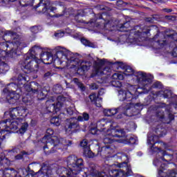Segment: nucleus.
<instances>
[{"label":"nucleus","mask_w":177,"mask_h":177,"mask_svg":"<svg viewBox=\"0 0 177 177\" xmlns=\"http://www.w3.org/2000/svg\"><path fill=\"white\" fill-rule=\"evenodd\" d=\"M55 133L53 129H48L46 131V135L41 139L39 145L43 148L46 154H50V153H55L57 151V149H66L67 147H71L73 145V141L69 140H66L63 138H59L57 136H54L50 138Z\"/></svg>","instance_id":"nucleus-1"},{"label":"nucleus","mask_w":177,"mask_h":177,"mask_svg":"<svg viewBox=\"0 0 177 177\" xmlns=\"http://www.w3.org/2000/svg\"><path fill=\"white\" fill-rule=\"evenodd\" d=\"M41 53H42V48L35 46L24 55L23 67L25 73H37L38 71L41 60L37 56Z\"/></svg>","instance_id":"nucleus-2"},{"label":"nucleus","mask_w":177,"mask_h":177,"mask_svg":"<svg viewBox=\"0 0 177 177\" xmlns=\"http://www.w3.org/2000/svg\"><path fill=\"white\" fill-rule=\"evenodd\" d=\"M66 162L69 169L66 167H59L57 170V174L61 177H68L73 174L78 175L79 172L84 168V160L77 158L75 156H70L67 158Z\"/></svg>","instance_id":"nucleus-3"},{"label":"nucleus","mask_w":177,"mask_h":177,"mask_svg":"<svg viewBox=\"0 0 177 177\" xmlns=\"http://www.w3.org/2000/svg\"><path fill=\"white\" fill-rule=\"evenodd\" d=\"M39 3L35 6V9L39 13H46L50 17H62L63 14L61 15H50L54 10H56L55 7L50 6V0H19V3L21 6H32L35 1H38Z\"/></svg>","instance_id":"nucleus-4"},{"label":"nucleus","mask_w":177,"mask_h":177,"mask_svg":"<svg viewBox=\"0 0 177 177\" xmlns=\"http://www.w3.org/2000/svg\"><path fill=\"white\" fill-rule=\"evenodd\" d=\"M55 56L57 59H54L55 64H56V62H60V64H62V63L65 62L68 66L69 64V66H72V67H75L81 64V60L75 57L73 53L66 49L56 51Z\"/></svg>","instance_id":"nucleus-5"},{"label":"nucleus","mask_w":177,"mask_h":177,"mask_svg":"<svg viewBox=\"0 0 177 177\" xmlns=\"http://www.w3.org/2000/svg\"><path fill=\"white\" fill-rule=\"evenodd\" d=\"M118 63L119 64V67L125 70V73H129V74H134L139 84H141V85L146 86V85L151 82V79H150L149 76L146 75V73L143 72H135L131 66H125L122 62Z\"/></svg>","instance_id":"nucleus-6"},{"label":"nucleus","mask_w":177,"mask_h":177,"mask_svg":"<svg viewBox=\"0 0 177 177\" xmlns=\"http://www.w3.org/2000/svg\"><path fill=\"white\" fill-rule=\"evenodd\" d=\"M135 30H137L134 32V41H140V39H145L147 34H154V32H158V28L156 26H145L143 28H141L140 26H136ZM140 38V39H139Z\"/></svg>","instance_id":"nucleus-7"},{"label":"nucleus","mask_w":177,"mask_h":177,"mask_svg":"<svg viewBox=\"0 0 177 177\" xmlns=\"http://www.w3.org/2000/svg\"><path fill=\"white\" fill-rule=\"evenodd\" d=\"M153 132L155 134L153 133H148L147 143L148 145H151V146L156 147V143H158V139L162 138L165 135H167V129L161 125H158Z\"/></svg>","instance_id":"nucleus-8"},{"label":"nucleus","mask_w":177,"mask_h":177,"mask_svg":"<svg viewBox=\"0 0 177 177\" xmlns=\"http://www.w3.org/2000/svg\"><path fill=\"white\" fill-rule=\"evenodd\" d=\"M42 87L37 82H31L30 84L25 85V90L26 92L31 93H37L38 100H44L46 95L41 91Z\"/></svg>","instance_id":"nucleus-9"},{"label":"nucleus","mask_w":177,"mask_h":177,"mask_svg":"<svg viewBox=\"0 0 177 177\" xmlns=\"http://www.w3.org/2000/svg\"><path fill=\"white\" fill-rule=\"evenodd\" d=\"M113 19H108L106 13L98 14L95 21V27L100 30H104L107 27H111Z\"/></svg>","instance_id":"nucleus-10"},{"label":"nucleus","mask_w":177,"mask_h":177,"mask_svg":"<svg viewBox=\"0 0 177 177\" xmlns=\"http://www.w3.org/2000/svg\"><path fill=\"white\" fill-rule=\"evenodd\" d=\"M81 129L80 126V121L75 117L66 119L65 121V130L68 133H73L74 132H78Z\"/></svg>","instance_id":"nucleus-11"},{"label":"nucleus","mask_w":177,"mask_h":177,"mask_svg":"<svg viewBox=\"0 0 177 177\" xmlns=\"http://www.w3.org/2000/svg\"><path fill=\"white\" fill-rule=\"evenodd\" d=\"M26 108L24 106H17L15 108H10L9 111H6L4 115H10V118L12 120H16L21 118L24 113H26Z\"/></svg>","instance_id":"nucleus-12"},{"label":"nucleus","mask_w":177,"mask_h":177,"mask_svg":"<svg viewBox=\"0 0 177 177\" xmlns=\"http://www.w3.org/2000/svg\"><path fill=\"white\" fill-rule=\"evenodd\" d=\"M153 39L155 40L153 44L154 49H161V48H164L167 45L165 35L161 32L157 33Z\"/></svg>","instance_id":"nucleus-13"},{"label":"nucleus","mask_w":177,"mask_h":177,"mask_svg":"<svg viewBox=\"0 0 177 177\" xmlns=\"http://www.w3.org/2000/svg\"><path fill=\"white\" fill-rule=\"evenodd\" d=\"M106 62L104 59H101L95 62V69L96 74L107 75V73L110 72V68L109 66L105 67Z\"/></svg>","instance_id":"nucleus-14"},{"label":"nucleus","mask_w":177,"mask_h":177,"mask_svg":"<svg viewBox=\"0 0 177 177\" xmlns=\"http://www.w3.org/2000/svg\"><path fill=\"white\" fill-rule=\"evenodd\" d=\"M151 149L153 151H158V154H161L162 156L160 158V160H162V161L171 162L174 159V156L171 154H167V151H161V148L158 147H154V145L151 146Z\"/></svg>","instance_id":"nucleus-15"},{"label":"nucleus","mask_w":177,"mask_h":177,"mask_svg":"<svg viewBox=\"0 0 177 177\" xmlns=\"http://www.w3.org/2000/svg\"><path fill=\"white\" fill-rule=\"evenodd\" d=\"M138 99V96H133V94L131 93L129 91H126V94L124 95V100L127 102H130L129 104H133L134 107H140L142 106V104L140 102L136 103V100Z\"/></svg>","instance_id":"nucleus-16"},{"label":"nucleus","mask_w":177,"mask_h":177,"mask_svg":"<svg viewBox=\"0 0 177 177\" xmlns=\"http://www.w3.org/2000/svg\"><path fill=\"white\" fill-rule=\"evenodd\" d=\"M53 174L52 169L46 164L43 163L40 169L35 174L41 175V177H50Z\"/></svg>","instance_id":"nucleus-17"},{"label":"nucleus","mask_w":177,"mask_h":177,"mask_svg":"<svg viewBox=\"0 0 177 177\" xmlns=\"http://www.w3.org/2000/svg\"><path fill=\"white\" fill-rule=\"evenodd\" d=\"M124 111L125 109H124V106H119L115 109H104L103 113L106 117H111L115 115L118 113H124Z\"/></svg>","instance_id":"nucleus-18"},{"label":"nucleus","mask_w":177,"mask_h":177,"mask_svg":"<svg viewBox=\"0 0 177 177\" xmlns=\"http://www.w3.org/2000/svg\"><path fill=\"white\" fill-rule=\"evenodd\" d=\"M41 56V59L44 63V64H52L55 63V59H53V55L50 52H44L41 54H38Z\"/></svg>","instance_id":"nucleus-19"},{"label":"nucleus","mask_w":177,"mask_h":177,"mask_svg":"<svg viewBox=\"0 0 177 177\" xmlns=\"http://www.w3.org/2000/svg\"><path fill=\"white\" fill-rule=\"evenodd\" d=\"M23 118H18L17 120H14L10 122V119H9V124L8 126L7 132H15L19 129V127H20V123L23 122Z\"/></svg>","instance_id":"nucleus-20"},{"label":"nucleus","mask_w":177,"mask_h":177,"mask_svg":"<svg viewBox=\"0 0 177 177\" xmlns=\"http://www.w3.org/2000/svg\"><path fill=\"white\" fill-rule=\"evenodd\" d=\"M6 99L10 104H15L20 99V95L16 93H7Z\"/></svg>","instance_id":"nucleus-21"},{"label":"nucleus","mask_w":177,"mask_h":177,"mask_svg":"<svg viewBox=\"0 0 177 177\" xmlns=\"http://www.w3.org/2000/svg\"><path fill=\"white\" fill-rule=\"evenodd\" d=\"M46 109L48 113H53V114H57V113L60 111L56 110V109H57V104H55V103H53V102L50 100L46 101Z\"/></svg>","instance_id":"nucleus-22"},{"label":"nucleus","mask_w":177,"mask_h":177,"mask_svg":"<svg viewBox=\"0 0 177 177\" xmlns=\"http://www.w3.org/2000/svg\"><path fill=\"white\" fill-rule=\"evenodd\" d=\"M3 38L4 41H9L17 38V33L12 30H6L3 32Z\"/></svg>","instance_id":"nucleus-23"},{"label":"nucleus","mask_w":177,"mask_h":177,"mask_svg":"<svg viewBox=\"0 0 177 177\" xmlns=\"http://www.w3.org/2000/svg\"><path fill=\"white\" fill-rule=\"evenodd\" d=\"M97 127L100 128L102 131H104V129H107V131H109V127H111V122H107V120L102 119L97 122Z\"/></svg>","instance_id":"nucleus-24"},{"label":"nucleus","mask_w":177,"mask_h":177,"mask_svg":"<svg viewBox=\"0 0 177 177\" xmlns=\"http://www.w3.org/2000/svg\"><path fill=\"white\" fill-rule=\"evenodd\" d=\"M114 157L118 162H129V158L124 153H118Z\"/></svg>","instance_id":"nucleus-25"},{"label":"nucleus","mask_w":177,"mask_h":177,"mask_svg":"<svg viewBox=\"0 0 177 177\" xmlns=\"http://www.w3.org/2000/svg\"><path fill=\"white\" fill-rule=\"evenodd\" d=\"M11 162L10 160L6 158V155L5 153L1 152L0 153V165L1 167H9Z\"/></svg>","instance_id":"nucleus-26"},{"label":"nucleus","mask_w":177,"mask_h":177,"mask_svg":"<svg viewBox=\"0 0 177 177\" xmlns=\"http://www.w3.org/2000/svg\"><path fill=\"white\" fill-rule=\"evenodd\" d=\"M110 177H117V176H124L125 175V172L124 169H112L109 171Z\"/></svg>","instance_id":"nucleus-27"},{"label":"nucleus","mask_w":177,"mask_h":177,"mask_svg":"<svg viewBox=\"0 0 177 177\" xmlns=\"http://www.w3.org/2000/svg\"><path fill=\"white\" fill-rule=\"evenodd\" d=\"M111 136H113V138H124L125 131H124V129H112Z\"/></svg>","instance_id":"nucleus-28"},{"label":"nucleus","mask_w":177,"mask_h":177,"mask_svg":"<svg viewBox=\"0 0 177 177\" xmlns=\"http://www.w3.org/2000/svg\"><path fill=\"white\" fill-rule=\"evenodd\" d=\"M19 86L15 83H11L9 84L8 88L3 90V93H16Z\"/></svg>","instance_id":"nucleus-29"},{"label":"nucleus","mask_w":177,"mask_h":177,"mask_svg":"<svg viewBox=\"0 0 177 177\" xmlns=\"http://www.w3.org/2000/svg\"><path fill=\"white\" fill-rule=\"evenodd\" d=\"M63 102H66V97L63 95H59L57 97V108L56 110L57 111H60V109L63 107Z\"/></svg>","instance_id":"nucleus-30"},{"label":"nucleus","mask_w":177,"mask_h":177,"mask_svg":"<svg viewBox=\"0 0 177 177\" xmlns=\"http://www.w3.org/2000/svg\"><path fill=\"white\" fill-rule=\"evenodd\" d=\"M109 154H111V148L109 146L102 147L100 151V156L107 157Z\"/></svg>","instance_id":"nucleus-31"},{"label":"nucleus","mask_w":177,"mask_h":177,"mask_svg":"<svg viewBox=\"0 0 177 177\" xmlns=\"http://www.w3.org/2000/svg\"><path fill=\"white\" fill-rule=\"evenodd\" d=\"M83 154L84 157H87L88 158H93L95 157V153L92 152L91 150V147H86L84 149H83Z\"/></svg>","instance_id":"nucleus-32"},{"label":"nucleus","mask_w":177,"mask_h":177,"mask_svg":"<svg viewBox=\"0 0 177 177\" xmlns=\"http://www.w3.org/2000/svg\"><path fill=\"white\" fill-rule=\"evenodd\" d=\"M9 125V119L0 122V131L1 132H8V127Z\"/></svg>","instance_id":"nucleus-33"},{"label":"nucleus","mask_w":177,"mask_h":177,"mask_svg":"<svg viewBox=\"0 0 177 177\" xmlns=\"http://www.w3.org/2000/svg\"><path fill=\"white\" fill-rule=\"evenodd\" d=\"M73 81L79 89H80L81 92H85V91H86V87L82 82H81V81H80V80H78V78H73Z\"/></svg>","instance_id":"nucleus-34"},{"label":"nucleus","mask_w":177,"mask_h":177,"mask_svg":"<svg viewBox=\"0 0 177 177\" xmlns=\"http://www.w3.org/2000/svg\"><path fill=\"white\" fill-rule=\"evenodd\" d=\"M9 71V65L5 63L3 61H0V73L1 74H5Z\"/></svg>","instance_id":"nucleus-35"},{"label":"nucleus","mask_w":177,"mask_h":177,"mask_svg":"<svg viewBox=\"0 0 177 177\" xmlns=\"http://www.w3.org/2000/svg\"><path fill=\"white\" fill-rule=\"evenodd\" d=\"M19 126L21 125V127L19 129L20 133H24V132L27 131V128H28V123H27V122H26L24 119H23V122H19Z\"/></svg>","instance_id":"nucleus-36"},{"label":"nucleus","mask_w":177,"mask_h":177,"mask_svg":"<svg viewBox=\"0 0 177 177\" xmlns=\"http://www.w3.org/2000/svg\"><path fill=\"white\" fill-rule=\"evenodd\" d=\"M89 171L90 174H91L93 176H97V175H98L100 177H104V176H100L102 174L99 172V171L96 170L95 165H91L89 167Z\"/></svg>","instance_id":"nucleus-37"},{"label":"nucleus","mask_w":177,"mask_h":177,"mask_svg":"<svg viewBox=\"0 0 177 177\" xmlns=\"http://www.w3.org/2000/svg\"><path fill=\"white\" fill-rule=\"evenodd\" d=\"M81 42L85 46H88L89 48H95V44L91 42L89 40L86 39L85 37L81 38Z\"/></svg>","instance_id":"nucleus-38"},{"label":"nucleus","mask_w":177,"mask_h":177,"mask_svg":"<svg viewBox=\"0 0 177 177\" xmlns=\"http://www.w3.org/2000/svg\"><path fill=\"white\" fill-rule=\"evenodd\" d=\"M89 113L86 112H84L82 115H79L77 117V120L79 122H83V121H89Z\"/></svg>","instance_id":"nucleus-39"},{"label":"nucleus","mask_w":177,"mask_h":177,"mask_svg":"<svg viewBox=\"0 0 177 177\" xmlns=\"http://www.w3.org/2000/svg\"><path fill=\"white\" fill-rule=\"evenodd\" d=\"M53 91L57 95H60L63 92V87L59 84H57L53 86Z\"/></svg>","instance_id":"nucleus-40"},{"label":"nucleus","mask_w":177,"mask_h":177,"mask_svg":"<svg viewBox=\"0 0 177 177\" xmlns=\"http://www.w3.org/2000/svg\"><path fill=\"white\" fill-rule=\"evenodd\" d=\"M17 81H18V85H19V86H21V85H26V82H27V78L25 77V76H23V75H19Z\"/></svg>","instance_id":"nucleus-41"},{"label":"nucleus","mask_w":177,"mask_h":177,"mask_svg":"<svg viewBox=\"0 0 177 177\" xmlns=\"http://www.w3.org/2000/svg\"><path fill=\"white\" fill-rule=\"evenodd\" d=\"M28 154V151H22L20 153L15 156V160H23V158H24V157H27Z\"/></svg>","instance_id":"nucleus-42"},{"label":"nucleus","mask_w":177,"mask_h":177,"mask_svg":"<svg viewBox=\"0 0 177 177\" xmlns=\"http://www.w3.org/2000/svg\"><path fill=\"white\" fill-rule=\"evenodd\" d=\"M50 122L56 127H59V125H60L61 120L59 119V116H54L50 119Z\"/></svg>","instance_id":"nucleus-43"},{"label":"nucleus","mask_w":177,"mask_h":177,"mask_svg":"<svg viewBox=\"0 0 177 177\" xmlns=\"http://www.w3.org/2000/svg\"><path fill=\"white\" fill-rule=\"evenodd\" d=\"M118 98L120 100L123 102V100H125V94L127 93V91H124L122 89H120L118 91Z\"/></svg>","instance_id":"nucleus-44"},{"label":"nucleus","mask_w":177,"mask_h":177,"mask_svg":"<svg viewBox=\"0 0 177 177\" xmlns=\"http://www.w3.org/2000/svg\"><path fill=\"white\" fill-rule=\"evenodd\" d=\"M28 171H29V173L27 172V171H26V175L24 176V177H34V176L39 177V176H42V175L36 174L38 171L35 172L32 170H30V169H28Z\"/></svg>","instance_id":"nucleus-45"},{"label":"nucleus","mask_w":177,"mask_h":177,"mask_svg":"<svg viewBox=\"0 0 177 177\" xmlns=\"http://www.w3.org/2000/svg\"><path fill=\"white\" fill-rule=\"evenodd\" d=\"M52 75L51 71H45L42 75V80H44V81H46V80H49Z\"/></svg>","instance_id":"nucleus-46"},{"label":"nucleus","mask_w":177,"mask_h":177,"mask_svg":"<svg viewBox=\"0 0 177 177\" xmlns=\"http://www.w3.org/2000/svg\"><path fill=\"white\" fill-rule=\"evenodd\" d=\"M124 174L122 177L131 176L133 174L132 169H131L129 166L127 167V169L126 168L125 170H124Z\"/></svg>","instance_id":"nucleus-47"},{"label":"nucleus","mask_w":177,"mask_h":177,"mask_svg":"<svg viewBox=\"0 0 177 177\" xmlns=\"http://www.w3.org/2000/svg\"><path fill=\"white\" fill-rule=\"evenodd\" d=\"M172 97V92L170 90H165L163 92V97L165 99H169V97Z\"/></svg>","instance_id":"nucleus-48"},{"label":"nucleus","mask_w":177,"mask_h":177,"mask_svg":"<svg viewBox=\"0 0 177 177\" xmlns=\"http://www.w3.org/2000/svg\"><path fill=\"white\" fill-rule=\"evenodd\" d=\"M91 103H93V104H94V103L96 102V100H97V99H99V97H97L96 95V93H93V94H91L89 96H88Z\"/></svg>","instance_id":"nucleus-49"},{"label":"nucleus","mask_w":177,"mask_h":177,"mask_svg":"<svg viewBox=\"0 0 177 177\" xmlns=\"http://www.w3.org/2000/svg\"><path fill=\"white\" fill-rule=\"evenodd\" d=\"M8 56V53L5 51V50H2L0 48V62H2V60H5V57Z\"/></svg>","instance_id":"nucleus-50"},{"label":"nucleus","mask_w":177,"mask_h":177,"mask_svg":"<svg viewBox=\"0 0 177 177\" xmlns=\"http://www.w3.org/2000/svg\"><path fill=\"white\" fill-rule=\"evenodd\" d=\"M80 146L82 147L83 150H85L86 147H90V145L88 144V140L84 139L80 142Z\"/></svg>","instance_id":"nucleus-51"},{"label":"nucleus","mask_w":177,"mask_h":177,"mask_svg":"<svg viewBox=\"0 0 177 177\" xmlns=\"http://www.w3.org/2000/svg\"><path fill=\"white\" fill-rule=\"evenodd\" d=\"M8 48H9V44H8L6 41L0 44V49H1V50H5V52H6Z\"/></svg>","instance_id":"nucleus-52"},{"label":"nucleus","mask_w":177,"mask_h":177,"mask_svg":"<svg viewBox=\"0 0 177 177\" xmlns=\"http://www.w3.org/2000/svg\"><path fill=\"white\" fill-rule=\"evenodd\" d=\"M118 166L119 167V168H122V169H123V171H125V169H127L128 167V163L127 162H119L118 164Z\"/></svg>","instance_id":"nucleus-53"},{"label":"nucleus","mask_w":177,"mask_h":177,"mask_svg":"<svg viewBox=\"0 0 177 177\" xmlns=\"http://www.w3.org/2000/svg\"><path fill=\"white\" fill-rule=\"evenodd\" d=\"M111 85H113V86H115V88H120V87L122 86V84H121V82H120L118 80L112 81Z\"/></svg>","instance_id":"nucleus-54"},{"label":"nucleus","mask_w":177,"mask_h":177,"mask_svg":"<svg viewBox=\"0 0 177 177\" xmlns=\"http://www.w3.org/2000/svg\"><path fill=\"white\" fill-rule=\"evenodd\" d=\"M154 20H156V16H154V15H153V16L151 17H146V18L145 19V21L146 23H150V24L154 23Z\"/></svg>","instance_id":"nucleus-55"},{"label":"nucleus","mask_w":177,"mask_h":177,"mask_svg":"<svg viewBox=\"0 0 177 177\" xmlns=\"http://www.w3.org/2000/svg\"><path fill=\"white\" fill-rule=\"evenodd\" d=\"M156 117L160 118V120H164V111L158 110L156 111Z\"/></svg>","instance_id":"nucleus-56"},{"label":"nucleus","mask_w":177,"mask_h":177,"mask_svg":"<svg viewBox=\"0 0 177 177\" xmlns=\"http://www.w3.org/2000/svg\"><path fill=\"white\" fill-rule=\"evenodd\" d=\"M119 28H129V22L127 21L118 25Z\"/></svg>","instance_id":"nucleus-57"},{"label":"nucleus","mask_w":177,"mask_h":177,"mask_svg":"<svg viewBox=\"0 0 177 177\" xmlns=\"http://www.w3.org/2000/svg\"><path fill=\"white\" fill-rule=\"evenodd\" d=\"M103 142L105 145H111L113 140L109 137H106L104 138Z\"/></svg>","instance_id":"nucleus-58"},{"label":"nucleus","mask_w":177,"mask_h":177,"mask_svg":"<svg viewBox=\"0 0 177 177\" xmlns=\"http://www.w3.org/2000/svg\"><path fill=\"white\" fill-rule=\"evenodd\" d=\"M112 78H113V80H123L124 77L118 73H114L112 75Z\"/></svg>","instance_id":"nucleus-59"},{"label":"nucleus","mask_w":177,"mask_h":177,"mask_svg":"<svg viewBox=\"0 0 177 177\" xmlns=\"http://www.w3.org/2000/svg\"><path fill=\"white\" fill-rule=\"evenodd\" d=\"M127 143H128V145H135L136 140L133 138V137H131L129 139H127Z\"/></svg>","instance_id":"nucleus-60"},{"label":"nucleus","mask_w":177,"mask_h":177,"mask_svg":"<svg viewBox=\"0 0 177 177\" xmlns=\"http://www.w3.org/2000/svg\"><path fill=\"white\" fill-rule=\"evenodd\" d=\"M94 104H95L97 107H102V97H98V99L95 100V102H94Z\"/></svg>","instance_id":"nucleus-61"},{"label":"nucleus","mask_w":177,"mask_h":177,"mask_svg":"<svg viewBox=\"0 0 177 177\" xmlns=\"http://www.w3.org/2000/svg\"><path fill=\"white\" fill-rule=\"evenodd\" d=\"M16 55H17V53L16 52V50L12 49L10 51V53L8 54V56L10 57H16Z\"/></svg>","instance_id":"nucleus-62"},{"label":"nucleus","mask_w":177,"mask_h":177,"mask_svg":"<svg viewBox=\"0 0 177 177\" xmlns=\"http://www.w3.org/2000/svg\"><path fill=\"white\" fill-rule=\"evenodd\" d=\"M166 36L168 37L169 38H171L172 39H174V41H176L177 42V33L166 35Z\"/></svg>","instance_id":"nucleus-63"},{"label":"nucleus","mask_w":177,"mask_h":177,"mask_svg":"<svg viewBox=\"0 0 177 177\" xmlns=\"http://www.w3.org/2000/svg\"><path fill=\"white\" fill-rule=\"evenodd\" d=\"M169 177H177V171L175 170H170L169 172Z\"/></svg>","instance_id":"nucleus-64"}]
</instances>
